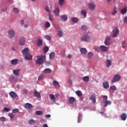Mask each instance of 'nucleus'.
I'll use <instances>...</instances> for the list:
<instances>
[{
	"label": "nucleus",
	"mask_w": 127,
	"mask_h": 127,
	"mask_svg": "<svg viewBox=\"0 0 127 127\" xmlns=\"http://www.w3.org/2000/svg\"><path fill=\"white\" fill-rule=\"evenodd\" d=\"M45 56H39L36 57L37 61H36V64L38 65H42L44 63V59H45Z\"/></svg>",
	"instance_id": "1"
},
{
	"label": "nucleus",
	"mask_w": 127,
	"mask_h": 127,
	"mask_svg": "<svg viewBox=\"0 0 127 127\" xmlns=\"http://www.w3.org/2000/svg\"><path fill=\"white\" fill-rule=\"evenodd\" d=\"M14 35H15V32L13 29H10L8 31V36L9 38H12L14 37Z\"/></svg>",
	"instance_id": "2"
},
{
	"label": "nucleus",
	"mask_w": 127,
	"mask_h": 127,
	"mask_svg": "<svg viewBox=\"0 0 127 127\" xmlns=\"http://www.w3.org/2000/svg\"><path fill=\"white\" fill-rule=\"evenodd\" d=\"M121 80V76L119 74H116L113 77L112 82L116 83V82H119Z\"/></svg>",
	"instance_id": "3"
},
{
	"label": "nucleus",
	"mask_w": 127,
	"mask_h": 127,
	"mask_svg": "<svg viewBox=\"0 0 127 127\" xmlns=\"http://www.w3.org/2000/svg\"><path fill=\"white\" fill-rule=\"evenodd\" d=\"M88 8L90 10H94L96 8V4L93 1L90 2L88 4Z\"/></svg>",
	"instance_id": "4"
},
{
	"label": "nucleus",
	"mask_w": 127,
	"mask_h": 127,
	"mask_svg": "<svg viewBox=\"0 0 127 127\" xmlns=\"http://www.w3.org/2000/svg\"><path fill=\"white\" fill-rule=\"evenodd\" d=\"M81 40L82 41H85L86 42H88V41H90V40H91V38L88 35H85L81 37Z\"/></svg>",
	"instance_id": "5"
},
{
	"label": "nucleus",
	"mask_w": 127,
	"mask_h": 127,
	"mask_svg": "<svg viewBox=\"0 0 127 127\" xmlns=\"http://www.w3.org/2000/svg\"><path fill=\"white\" fill-rule=\"evenodd\" d=\"M110 41H111V37L107 36L105 39V40L104 42L105 45H107V46L111 45Z\"/></svg>",
	"instance_id": "6"
},
{
	"label": "nucleus",
	"mask_w": 127,
	"mask_h": 127,
	"mask_svg": "<svg viewBox=\"0 0 127 127\" xmlns=\"http://www.w3.org/2000/svg\"><path fill=\"white\" fill-rule=\"evenodd\" d=\"M119 29L115 28L113 30V37H117L118 36V34H119Z\"/></svg>",
	"instance_id": "7"
},
{
	"label": "nucleus",
	"mask_w": 127,
	"mask_h": 127,
	"mask_svg": "<svg viewBox=\"0 0 127 127\" xmlns=\"http://www.w3.org/2000/svg\"><path fill=\"white\" fill-rule=\"evenodd\" d=\"M109 48L107 46L102 45L100 46V50L102 52H106L108 51Z\"/></svg>",
	"instance_id": "8"
},
{
	"label": "nucleus",
	"mask_w": 127,
	"mask_h": 127,
	"mask_svg": "<svg viewBox=\"0 0 127 127\" xmlns=\"http://www.w3.org/2000/svg\"><path fill=\"white\" fill-rule=\"evenodd\" d=\"M22 53L25 56L29 54V49L27 48H25L22 51Z\"/></svg>",
	"instance_id": "9"
},
{
	"label": "nucleus",
	"mask_w": 127,
	"mask_h": 127,
	"mask_svg": "<svg viewBox=\"0 0 127 127\" xmlns=\"http://www.w3.org/2000/svg\"><path fill=\"white\" fill-rule=\"evenodd\" d=\"M9 95L10 96L11 98L12 99H15L16 97H17V94L16 93L13 92V91H11L9 93Z\"/></svg>",
	"instance_id": "10"
},
{
	"label": "nucleus",
	"mask_w": 127,
	"mask_h": 127,
	"mask_svg": "<svg viewBox=\"0 0 127 127\" xmlns=\"http://www.w3.org/2000/svg\"><path fill=\"white\" fill-rule=\"evenodd\" d=\"M60 17L62 21H67L68 20V16L67 15H62Z\"/></svg>",
	"instance_id": "11"
},
{
	"label": "nucleus",
	"mask_w": 127,
	"mask_h": 127,
	"mask_svg": "<svg viewBox=\"0 0 127 127\" xmlns=\"http://www.w3.org/2000/svg\"><path fill=\"white\" fill-rule=\"evenodd\" d=\"M37 44L38 46H41L43 44V40L41 38H38Z\"/></svg>",
	"instance_id": "12"
},
{
	"label": "nucleus",
	"mask_w": 127,
	"mask_h": 127,
	"mask_svg": "<svg viewBox=\"0 0 127 127\" xmlns=\"http://www.w3.org/2000/svg\"><path fill=\"white\" fill-rule=\"evenodd\" d=\"M53 12L55 13L56 16H58L60 13V10L59 8H56L54 11Z\"/></svg>",
	"instance_id": "13"
},
{
	"label": "nucleus",
	"mask_w": 127,
	"mask_h": 127,
	"mask_svg": "<svg viewBox=\"0 0 127 127\" xmlns=\"http://www.w3.org/2000/svg\"><path fill=\"white\" fill-rule=\"evenodd\" d=\"M103 88H104V89H108V88H109V87H110V85L109 84V82H108V81L103 82Z\"/></svg>",
	"instance_id": "14"
},
{
	"label": "nucleus",
	"mask_w": 127,
	"mask_h": 127,
	"mask_svg": "<svg viewBox=\"0 0 127 127\" xmlns=\"http://www.w3.org/2000/svg\"><path fill=\"white\" fill-rule=\"evenodd\" d=\"M20 45H24L25 44V38L24 37L21 38L19 41Z\"/></svg>",
	"instance_id": "15"
},
{
	"label": "nucleus",
	"mask_w": 127,
	"mask_h": 127,
	"mask_svg": "<svg viewBox=\"0 0 127 127\" xmlns=\"http://www.w3.org/2000/svg\"><path fill=\"white\" fill-rule=\"evenodd\" d=\"M80 52L82 55H86V54H87V49H86V48H81L80 49Z\"/></svg>",
	"instance_id": "16"
},
{
	"label": "nucleus",
	"mask_w": 127,
	"mask_h": 127,
	"mask_svg": "<svg viewBox=\"0 0 127 127\" xmlns=\"http://www.w3.org/2000/svg\"><path fill=\"white\" fill-rule=\"evenodd\" d=\"M25 59L26 60H31L32 59V56L30 55V53L25 55Z\"/></svg>",
	"instance_id": "17"
},
{
	"label": "nucleus",
	"mask_w": 127,
	"mask_h": 127,
	"mask_svg": "<svg viewBox=\"0 0 127 127\" xmlns=\"http://www.w3.org/2000/svg\"><path fill=\"white\" fill-rule=\"evenodd\" d=\"M33 94L35 97H36V98H40V97H41L40 96V93H39V92H38L37 90H35Z\"/></svg>",
	"instance_id": "18"
},
{
	"label": "nucleus",
	"mask_w": 127,
	"mask_h": 127,
	"mask_svg": "<svg viewBox=\"0 0 127 127\" xmlns=\"http://www.w3.org/2000/svg\"><path fill=\"white\" fill-rule=\"evenodd\" d=\"M43 72L44 74H47L48 73H51L52 70L50 68H46L43 70Z\"/></svg>",
	"instance_id": "19"
},
{
	"label": "nucleus",
	"mask_w": 127,
	"mask_h": 127,
	"mask_svg": "<svg viewBox=\"0 0 127 127\" xmlns=\"http://www.w3.org/2000/svg\"><path fill=\"white\" fill-rule=\"evenodd\" d=\"M74 102H75V98L73 97H69L68 99V103L72 104L73 103H74Z\"/></svg>",
	"instance_id": "20"
},
{
	"label": "nucleus",
	"mask_w": 127,
	"mask_h": 127,
	"mask_svg": "<svg viewBox=\"0 0 127 127\" xmlns=\"http://www.w3.org/2000/svg\"><path fill=\"white\" fill-rule=\"evenodd\" d=\"M24 107L25 109H30L32 108V105L30 103H26Z\"/></svg>",
	"instance_id": "21"
},
{
	"label": "nucleus",
	"mask_w": 127,
	"mask_h": 127,
	"mask_svg": "<svg viewBox=\"0 0 127 127\" xmlns=\"http://www.w3.org/2000/svg\"><path fill=\"white\" fill-rule=\"evenodd\" d=\"M90 99L93 104H96V97H95V95H91Z\"/></svg>",
	"instance_id": "22"
},
{
	"label": "nucleus",
	"mask_w": 127,
	"mask_h": 127,
	"mask_svg": "<svg viewBox=\"0 0 127 127\" xmlns=\"http://www.w3.org/2000/svg\"><path fill=\"white\" fill-rule=\"evenodd\" d=\"M49 97L51 99V100H52V101L54 102V103H56V100H55V96H54V95L53 94H50L49 95Z\"/></svg>",
	"instance_id": "23"
},
{
	"label": "nucleus",
	"mask_w": 127,
	"mask_h": 127,
	"mask_svg": "<svg viewBox=\"0 0 127 127\" xmlns=\"http://www.w3.org/2000/svg\"><path fill=\"white\" fill-rule=\"evenodd\" d=\"M127 6H126L125 7L123 8L121 10V12L122 14H126V13H127Z\"/></svg>",
	"instance_id": "24"
},
{
	"label": "nucleus",
	"mask_w": 127,
	"mask_h": 127,
	"mask_svg": "<svg viewBox=\"0 0 127 127\" xmlns=\"http://www.w3.org/2000/svg\"><path fill=\"white\" fill-rule=\"evenodd\" d=\"M11 63L12 65H15L17 63H18V60L15 59L14 60H12L11 61Z\"/></svg>",
	"instance_id": "25"
},
{
	"label": "nucleus",
	"mask_w": 127,
	"mask_h": 127,
	"mask_svg": "<svg viewBox=\"0 0 127 127\" xmlns=\"http://www.w3.org/2000/svg\"><path fill=\"white\" fill-rule=\"evenodd\" d=\"M106 64L108 68L110 67L112 65V60H107L106 61Z\"/></svg>",
	"instance_id": "26"
},
{
	"label": "nucleus",
	"mask_w": 127,
	"mask_h": 127,
	"mask_svg": "<svg viewBox=\"0 0 127 127\" xmlns=\"http://www.w3.org/2000/svg\"><path fill=\"white\" fill-rule=\"evenodd\" d=\"M55 58V53L54 52H52L50 54V59L52 60V59H54Z\"/></svg>",
	"instance_id": "27"
},
{
	"label": "nucleus",
	"mask_w": 127,
	"mask_h": 127,
	"mask_svg": "<svg viewBox=\"0 0 127 127\" xmlns=\"http://www.w3.org/2000/svg\"><path fill=\"white\" fill-rule=\"evenodd\" d=\"M116 13H118V11L117 10V7L115 6L113 8V10L112 11V14L115 15Z\"/></svg>",
	"instance_id": "28"
},
{
	"label": "nucleus",
	"mask_w": 127,
	"mask_h": 127,
	"mask_svg": "<svg viewBox=\"0 0 127 127\" xmlns=\"http://www.w3.org/2000/svg\"><path fill=\"white\" fill-rule=\"evenodd\" d=\"M94 56V54L92 52H89L87 54L88 59H91Z\"/></svg>",
	"instance_id": "29"
},
{
	"label": "nucleus",
	"mask_w": 127,
	"mask_h": 127,
	"mask_svg": "<svg viewBox=\"0 0 127 127\" xmlns=\"http://www.w3.org/2000/svg\"><path fill=\"white\" fill-rule=\"evenodd\" d=\"M36 124V122L33 119H31L29 121V125L30 126H32V125H35Z\"/></svg>",
	"instance_id": "30"
},
{
	"label": "nucleus",
	"mask_w": 127,
	"mask_h": 127,
	"mask_svg": "<svg viewBox=\"0 0 127 127\" xmlns=\"http://www.w3.org/2000/svg\"><path fill=\"white\" fill-rule=\"evenodd\" d=\"M122 121H126L127 120V114L126 113H123L122 115Z\"/></svg>",
	"instance_id": "31"
},
{
	"label": "nucleus",
	"mask_w": 127,
	"mask_h": 127,
	"mask_svg": "<svg viewBox=\"0 0 127 127\" xmlns=\"http://www.w3.org/2000/svg\"><path fill=\"white\" fill-rule=\"evenodd\" d=\"M104 107H107L108 105H110L112 104V102L110 101L107 100L106 101L104 102Z\"/></svg>",
	"instance_id": "32"
},
{
	"label": "nucleus",
	"mask_w": 127,
	"mask_h": 127,
	"mask_svg": "<svg viewBox=\"0 0 127 127\" xmlns=\"http://www.w3.org/2000/svg\"><path fill=\"white\" fill-rule=\"evenodd\" d=\"M49 19L50 21H53V20H54V17L51 14V13L49 14Z\"/></svg>",
	"instance_id": "33"
},
{
	"label": "nucleus",
	"mask_w": 127,
	"mask_h": 127,
	"mask_svg": "<svg viewBox=\"0 0 127 127\" xmlns=\"http://www.w3.org/2000/svg\"><path fill=\"white\" fill-rule=\"evenodd\" d=\"M81 121H82V115L79 113L78 115L77 123L79 124V123H81Z\"/></svg>",
	"instance_id": "34"
},
{
	"label": "nucleus",
	"mask_w": 127,
	"mask_h": 127,
	"mask_svg": "<svg viewBox=\"0 0 127 127\" xmlns=\"http://www.w3.org/2000/svg\"><path fill=\"white\" fill-rule=\"evenodd\" d=\"M71 21H72V22L76 23V22H78V21H79V19H78V18L76 17H72L71 18Z\"/></svg>",
	"instance_id": "35"
},
{
	"label": "nucleus",
	"mask_w": 127,
	"mask_h": 127,
	"mask_svg": "<svg viewBox=\"0 0 127 127\" xmlns=\"http://www.w3.org/2000/svg\"><path fill=\"white\" fill-rule=\"evenodd\" d=\"M75 93L76 94V95H77V96H78V97H81V96L83 95V93H82V92H81V91L80 90H77L75 92Z\"/></svg>",
	"instance_id": "36"
},
{
	"label": "nucleus",
	"mask_w": 127,
	"mask_h": 127,
	"mask_svg": "<svg viewBox=\"0 0 127 127\" xmlns=\"http://www.w3.org/2000/svg\"><path fill=\"white\" fill-rule=\"evenodd\" d=\"M57 35L59 37H62L63 36V32H62V30L59 31Z\"/></svg>",
	"instance_id": "37"
},
{
	"label": "nucleus",
	"mask_w": 127,
	"mask_h": 127,
	"mask_svg": "<svg viewBox=\"0 0 127 127\" xmlns=\"http://www.w3.org/2000/svg\"><path fill=\"white\" fill-rule=\"evenodd\" d=\"M45 27L46 28H49V27H50V23L48 21H46L45 24Z\"/></svg>",
	"instance_id": "38"
},
{
	"label": "nucleus",
	"mask_w": 127,
	"mask_h": 127,
	"mask_svg": "<svg viewBox=\"0 0 127 127\" xmlns=\"http://www.w3.org/2000/svg\"><path fill=\"white\" fill-rule=\"evenodd\" d=\"M19 72V69L14 70L13 71L14 75H15L16 76H18V75H19V73H18Z\"/></svg>",
	"instance_id": "39"
},
{
	"label": "nucleus",
	"mask_w": 127,
	"mask_h": 127,
	"mask_svg": "<svg viewBox=\"0 0 127 127\" xmlns=\"http://www.w3.org/2000/svg\"><path fill=\"white\" fill-rule=\"evenodd\" d=\"M36 115H37V116H42V115H43V113L42 111H38L36 112Z\"/></svg>",
	"instance_id": "40"
},
{
	"label": "nucleus",
	"mask_w": 127,
	"mask_h": 127,
	"mask_svg": "<svg viewBox=\"0 0 127 127\" xmlns=\"http://www.w3.org/2000/svg\"><path fill=\"white\" fill-rule=\"evenodd\" d=\"M44 53H46L47 52H48L49 50V48L48 46H45L44 48Z\"/></svg>",
	"instance_id": "41"
},
{
	"label": "nucleus",
	"mask_w": 127,
	"mask_h": 127,
	"mask_svg": "<svg viewBox=\"0 0 127 127\" xmlns=\"http://www.w3.org/2000/svg\"><path fill=\"white\" fill-rule=\"evenodd\" d=\"M81 15H83V17L85 18L87 16V13L86 12L83 10H81Z\"/></svg>",
	"instance_id": "42"
},
{
	"label": "nucleus",
	"mask_w": 127,
	"mask_h": 127,
	"mask_svg": "<svg viewBox=\"0 0 127 127\" xmlns=\"http://www.w3.org/2000/svg\"><path fill=\"white\" fill-rule=\"evenodd\" d=\"M53 85L55 86V87H58L59 86V83L57 82V81L55 80L53 81Z\"/></svg>",
	"instance_id": "43"
},
{
	"label": "nucleus",
	"mask_w": 127,
	"mask_h": 127,
	"mask_svg": "<svg viewBox=\"0 0 127 127\" xmlns=\"http://www.w3.org/2000/svg\"><path fill=\"white\" fill-rule=\"evenodd\" d=\"M83 79L85 82H89V76H84L83 77Z\"/></svg>",
	"instance_id": "44"
},
{
	"label": "nucleus",
	"mask_w": 127,
	"mask_h": 127,
	"mask_svg": "<svg viewBox=\"0 0 127 127\" xmlns=\"http://www.w3.org/2000/svg\"><path fill=\"white\" fill-rule=\"evenodd\" d=\"M103 103L108 101V96H106V95H104L103 96Z\"/></svg>",
	"instance_id": "45"
},
{
	"label": "nucleus",
	"mask_w": 127,
	"mask_h": 127,
	"mask_svg": "<svg viewBox=\"0 0 127 127\" xmlns=\"http://www.w3.org/2000/svg\"><path fill=\"white\" fill-rule=\"evenodd\" d=\"M45 38H46V39H47V40H51V36L48 35H45Z\"/></svg>",
	"instance_id": "46"
},
{
	"label": "nucleus",
	"mask_w": 127,
	"mask_h": 127,
	"mask_svg": "<svg viewBox=\"0 0 127 127\" xmlns=\"http://www.w3.org/2000/svg\"><path fill=\"white\" fill-rule=\"evenodd\" d=\"M64 0H59V3L60 5H63L64 4Z\"/></svg>",
	"instance_id": "47"
},
{
	"label": "nucleus",
	"mask_w": 127,
	"mask_h": 127,
	"mask_svg": "<svg viewBox=\"0 0 127 127\" xmlns=\"http://www.w3.org/2000/svg\"><path fill=\"white\" fill-rule=\"evenodd\" d=\"M8 116L10 118V119H14V117H15V116L12 114V113H9Z\"/></svg>",
	"instance_id": "48"
},
{
	"label": "nucleus",
	"mask_w": 127,
	"mask_h": 127,
	"mask_svg": "<svg viewBox=\"0 0 127 127\" xmlns=\"http://www.w3.org/2000/svg\"><path fill=\"white\" fill-rule=\"evenodd\" d=\"M122 45L123 48H126V47H127V45H126V41H124L122 43Z\"/></svg>",
	"instance_id": "49"
},
{
	"label": "nucleus",
	"mask_w": 127,
	"mask_h": 127,
	"mask_svg": "<svg viewBox=\"0 0 127 127\" xmlns=\"http://www.w3.org/2000/svg\"><path fill=\"white\" fill-rule=\"evenodd\" d=\"M9 111H10V109H9V108H7L6 107H5V108H4V109L2 110V112H9Z\"/></svg>",
	"instance_id": "50"
},
{
	"label": "nucleus",
	"mask_w": 127,
	"mask_h": 127,
	"mask_svg": "<svg viewBox=\"0 0 127 127\" xmlns=\"http://www.w3.org/2000/svg\"><path fill=\"white\" fill-rule=\"evenodd\" d=\"M45 9L46 11L49 13V14L51 13V12L50 11V9H49V7L48 6H46Z\"/></svg>",
	"instance_id": "51"
},
{
	"label": "nucleus",
	"mask_w": 127,
	"mask_h": 127,
	"mask_svg": "<svg viewBox=\"0 0 127 127\" xmlns=\"http://www.w3.org/2000/svg\"><path fill=\"white\" fill-rule=\"evenodd\" d=\"M0 122H6V119H5V118H4V117H0Z\"/></svg>",
	"instance_id": "52"
},
{
	"label": "nucleus",
	"mask_w": 127,
	"mask_h": 127,
	"mask_svg": "<svg viewBox=\"0 0 127 127\" xmlns=\"http://www.w3.org/2000/svg\"><path fill=\"white\" fill-rule=\"evenodd\" d=\"M18 112H19V110L17 109H14L12 110L13 114H15L16 113H18Z\"/></svg>",
	"instance_id": "53"
},
{
	"label": "nucleus",
	"mask_w": 127,
	"mask_h": 127,
	"mask_svg": "<svg viewBox=\"0 0 127 127\" xmlns=\"http://www.w3.org/2000/svg\"><path fill=\"white\" fill-rule=\"evenodd\" d=\"M110 89L111 90H113L114 91H116V90H117V87H116V86L115 85H113L110 87Z\"/></svg>",
	"instance_id": "54"
},
{
	"label": "nucleus",
	"mask_w": 127,
	"mask_h": 127,
	"mask_svg": "<svg viewBox=\"0 0 127 127\" xmlns=\"http://www.w3.org/2000/svg\"><path fill=\"white\" fill-rule=\"evenodd\" d=\"M13 11V12H15V13H18L19 12L18 9L17 8H14Z\"/></svg>",
	"instance_id": "55"
},
{
	"label": "nucleus",
	"mask_w": 127,
	"mask_h": 127,
	"mask_svg": "<svg viewBox=\"0 0 127 127\" xmlns=\"http://www.w3.org/2000/svg\"><path fill=\"white\" fill-rule=\"evenodd\" d=\"M81 28L82 30H87V29H88V27L86 25H83L81 27Z\"/></svg>",
	"instance_id": "56"
},
{
	"label": "nucleus",
	"mask_w": 127,
	"mask_h": 127,
	"mask_svg": "<svg viewBox=\"0 0 127 127\" xmlns=\"http://www.w3.org/2000/svg\"><path fill=\"white\" fill-rule=\"evenodd\" d=\"M44 77V75L43 74H41L38 77V80H42V79H43Z\"/></svg>",
	"instance_id": "57"
},
{
	"label": "nucleus",
	"mask_w": 127,
	"mask_h": 127,
	"mask_svg": "<svg viewBox=\"0 0 127 127\" xmlns=\"http://www.w3.org/2000/svg\"><path fill=\"white\" fill-rule=\"evenodd\" d=\"M23 93L24 94H27L28 93V90L27 89H24L23 90Z\"/></svg>",
	"instance_id": "58"
},
{
	"label": "nucleus",
	"mask_w": 127,
	"mask_h": 127,
	"mask_svg": "<svg viewBox=\"0 0 127 127\" xmlns=\"http://www.w3.org/2000/svg\"><path fill=\"white\" fill-rule=\"evenodd\" d=\"M124 23H126V24H127V16H126L124 18Z\"/></svg>",
	"instance_id": "59"
},
{
	"label": "nucleus",
	"mask_w": 127,
	"mask_h": 127,
	"mask_svg": "<svg viewBox=\"0 0 127 127\" xmlns=\"http://www.w3.org/2000/svg\"><path fill=\"white\" fill-rule=\"evenodd\" d=\"M20 23L21 24H22V25H23V24H24V20H21L20 21Z\"/></svg>",
	"instance_id": "60"
},
{
	"label": "nucleus",
	"mask_w": 127,
	"mask_h": 127,
	"mask_svg": "<svg viewBox=\"0 0 127 127\" xmlns=\"http://www.w3.org/2000/svg\"><path fill=\"white\" fill-rule=\"evenodd\" d=\"M2 11H6V10H7V8H2L1 9Z\"/></svg>",
	"instance_id": "61"
},
{
	"label": "nucleus",
	"mask_w": 127,
	"mask_h": 127,
	"mask_svg": "<svg viewBox=\"0 0 127 127\" xmlns=\"http://www.w3.org/2000/svg\"><path fill=\"white\" fill-rule=\"evenodd\" d=\"M67 58L68 59H71V58H72V55H68V56H67Z\"/></svg>",
	"instance_id": "62"
},
{
	"label": "nucleus",
	"mask_w": 127,
	"mask_h": 127,
	"mask_svg": "<svg viewBox=\"0 0 127 127\" xmlns=\"http://www.w3.org/2000/svg\"><path fill=\"white\" fill-rule=\"evenodd\" d=\"M45 117L46 118H51V116L50 115H46Z\"/></svg>",
	"instance_id": "63"
},
{
	"label": "nucleus",
	"mask_w": 127,
	"mask_h": 127,
	"mask_svg": "<svg viewBox=\"0 0 127 127\" xmlns=\"http://www.w3.org/2000/svg\"><path fill=\"white\" fill-rule=\"evenodd\" d=\"M42 127H48V125L47 124H44Z\"/></svg>",
	"instance_id": "64"
}]
</instances>
